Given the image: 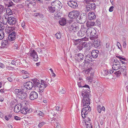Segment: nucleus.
<instances>
[{
    "label": "nucleus",
    "mask_w": 128,
    "mask_h": 128,
    "mask_svg": "<svg viewBox=\"0 0 128 128\" xmlns=\"http://www.w3.org/2000/svg\"><path fill=\"white\" fill-rule=\"evenodd\" d=\"M22 72L23 75L29 74H30L28 72L23 70L22 71Z\"/></svg>",
    "instance_id": "nucleus-48"
},
{
    "label": "nucleus",
    "mask_w": 128,
    "mask_h": 128,
    "mask_svg": "<svg viewBox=\"0 0 128 128\" xmlns=\"http://www.w3.org/2000/svg\"><path fill=\"white\" fill-rule=\"evenodd\" d=\"M106 48H107L108 50L109 48H110V42H107L106 43Z\"/></svg>",
    "instance_id": "nucleus-56"
},
{
    "label": "nucleus",
    "mask_w": 128,
    "mask_h": 128,
    "mask_svg": "<svg viewBox=\"0 0 128 128\" xmlns=\"http://www.w3.org/2000/svg\"><path fill=\"white\" fill-rule=\"evenodd\" d=\"M79 15V12L78 11H73L70 12L68 16L70 19H74Z\"/></svg>",
    "instance_id": "nucleus-11"
},
{
    "label": "nucleus",
    "mask_w": 128,
    "mask_h": 128,
    "mask_svg": "<svg viewBox=\"0 0 128 128\" xmlns=\"http://www.w3.org/2000/svg\"><path fill=\"white\" fill-rule=\"evenodd\" d=\"M21 25L24 28H26V26L25 25V22L24 21H23L22 22Z\"/></svg>",
    "instance_id": "nucleus-57"
},
{
    "label": "nucleus",
    "mask_w": 128,
    "mask_h": 128,
    "mask_svg": "<svg viewBox=\"0 0 128 128\" xmlns=\"http://www.w3.org/2000/svg\"><path fill=\"white\" fill-rule=\"evenodd\" d=\"M0 67L1 68H4L5 67V66L4 64L0 62Z\"/></svg>",
    "instance_id": "nucleus-62"
},
{
    "label": "nucleus",
    "mask_w": 128,
    "mask_h": 128,
    "mask_svg": "<svg viewBox=\"0 0 128 128\" xmlns=\"http://www.w3.org/2000/svg\"><path fill=\"white\" fill-rule=\"evenodd\" d=\"M79 22L80 24H83L86 22L87 19L86 16L83 15L81 14L79 18Z\"/></svg>",
    "instance_id": "nucleus-20"
},
{
    "label": "nucleus",
    "mask_w": 128,
    "mask_h": 128,
    "mask_svg": "<svg viewBox=\"0 0 128 128\" xmlns=\"http://www.w3.org/2000/svg\"><path fill=\"white\" fill-rule=\"evenodd\" d=\"M96 33V31L95 29L93 28H90L88 29L86 32V34L88 37L90 38L91 39H94L95 37L94 36Z\"/></svg>",
    "instance_id": "nucleus-5"
},
{
    "label": "nucleus",
    "mask_w": 128,
    "mask_h": 128,
    "mask_svg": "<svg viewBox=\"0 0 128 128\" xmlns=\"http://www.w3.org/2000/svg\"><path fill=\"white\" fill-rule=\"evenodd\" d=\"M82 87L85 88V89H83V91L85 89H86V90H90V87L88 85L85 84L84 85V86H82Z\"/></svg>",
    "instance_id": "nucleus-44"
},
{
    "label": "nucleus",
    "mask_w": 128,
    "mask_h": 128,
    "mask_svg": "<svg viewBox=\"0 0 128 128\" xmlns=\"http://www.w3.org/2000/svg\"><path fill=\"white\" fill-rule=\"evenodd\" d=\"M87 81L91 82L92 80V78L90 76L88 77L87 78Z\"/></svg>",
    "instance_id": "nucleus-52"
},
{
    "label": "nucleus",
    "mask_w": 128,
    "mask_h": 128,
    "mask_svg": "<svg viewBox=\"0 0 128 128\" xmlns=\"http://www.w3.org/2000/svg\"><path fill=\"white\" fill-rule=\"evenodd\" d=\"M87 30L88 29H87L86 27L84 26H82L81 30L82 32H85V34H86V32Z\"/></svg>",
    "instance_id": "nucleus-37"
},
{
    "label": "nucleus",
    "mask_w": 128,
    "mask_h": 128,
    "mask_svg": "<svg viewBox=\"0 0 128 128\" xmlns=\"http://www.w3.org/2000/svg\"><path fill=\"white\" fill-rule=\"evenodd\" d=\"M62 36L60 32H58L55 34V36L58 39H60L61 38Z\"/></svg>",
    "instance_id": "nucleus-36"
},
{
    "label": "nucleus",
    "mask_w": 128,
    "mask_h": 128,
    "mask_svg": "<svg viewBox=\"0 0 128 128\" xmlns=\"http://www.w3.org/2000/svg\"><path fill=\"white\" fill-rule=\"evenodd\" d=\"M96 5L95 3H92L87 5L86 7V12H88L90 11L95 9L96 7Z\"/></svg>",
    "instance_id": "nucleus-13"
},
{
    "label": "nucleus",
    "mask_w": 128,
    "mask_h": 128,
    "mask_svg": "<svg viewBox=\"0 0 128 128\" xmlns=\"http://www.w3.org/2000/svg\"><path fill=\"white\" fill-rule=\"evenodd\" d=\"M37 51L39 53H42V50L41 49L39 48H37Z\"/></svg>",
    "instance_id": "nucleus-60"
},
{
    "label": "nucleus",
    "mask_w": 128,
    "mask_h": 128,
    "mask_svg": "<svg viewBox=\"0 0 128 128\" xmlns=\"http://www.w3.org/2000/svg\"><path fill=\"white\" fill-rule=\"evenodd\" d=\"M123 47L124 48H126V40H125L123 41Z\"/></svg>",
    "instance_id": "nucleus-55"
},
{
    "label": "nucleus",
    "mask_w": 128,
    "mask_h": 128,
    "mask_svg": "<svg viewBox=\"0 0 128 128\" xmlns=\"http://www.w3.org/2000/svg\"><path fill=\"white\" fill-rule=\"evenodd\" d=\"M85 34V32H82L81 30L79 31L77 33V35L78 37H84L82 38V40L86 41L88 40V38L86 37Z\"/></svg>",
    "instance_id": "nucleus-16"
},
{
    "label": "nucleus",
    "mask_w": 128,
    "mask_h": 128,
    "mask_svg": "<svg viewBox=\"0 0 128 128\" xmlns=\"http://www.w3.org/2000/svg\"><path fill=\"white\" fill-rule=\"evenodd\" d=\"M112 68L114 70H116L121 67L120 62L117 60H114Z\"/></svg>",
    "instance_id": "nucleus-9"
},
{
    "label": "nucleus",
    "mask_w": 128,
    "mask_h": 128,
    "mask_svg": "<svg viewBox=\"0 0 128 128\" xmlns=\"http://www.w3.org/2000/svg\"><path fill=\"white\" fill-rule=\"evenodd\" d=\"M6 14H7L10 16L12 14V11L11 9L10 8H8L6 9Z\"/></svg>",
    "instance_id": "nucleus-34"
},
{
    "label": "nucleus",
    "mask_w": 128,
    "mask_h": 128,
    "mask_svg": "<svg viewBox=\"0 0 128 128\" xmlns=\"http://www.w3.org/2000/svg\"><path fill=\"white\" fill-rule=\"evenodd\" d=\"M90 0H84V1H83L82 2V6L83 5H85L86 4H88V5H89V4H90L89 2H90Z\"/></svg>",
    "instance_id": "nucleus-41"
},
{
    "label": "nucleus",
    "mask_w": 128,
    "mask_h": 128,
    "mask_svg": "<svg viewBox=\"0 0 128 128\" xmlns=\"http://www.w3.org/2000/svg\"><path fill=\"white\" fill-rule=\"evenodd\" d=\"M91 120L90 119L89 117H87L85 120V123L90 122Z\"/></svg>",
    "instance_id": "nucleus-54"
},
{
    "label": "nucleus",
    "mask_w": 128,
    "mask_h": 128,
    "mask_svg": "<svg viewBox=\"0 0 128 128\" xmlns=\"http://www.w3.org/2000/svg\"><path fill=\"white\" fill-rule=\"evenodd\" d=\"M96 25V23L90 20L87 21L86 23V26L90 28L91 26Z\"/></svg>",
    "instance_id": "nucleus-23"
},
{
    "label": "nucleus",
    "mask_w": 128,
    "mask_h": 128,
    "mask_svg": "<svg viewBox=\"0 0 128 128\" xmlns=\"http://www.w3.org/2000/svg\"><path fill=\"white\" fill-rule=\"evenodd\" d=\"M8 20H6V23L8 22L9 24L13 25L16 22V19L13 16H10Z\"/></svg>",
    "instance_id": "nucleus-17"
},
{
    "label": "nucleus",
    "mask_w": 128,
    "mask_h": 128,
    "mask_svg": "<svg viewBox=\"0 0 128 128\" xmlns=\"http://www.w3.org/2000/svg\"><path fill=\"white\" fill-rule=\"evenodd\" d=\"M114 7L113 6H111L109 9V11L110 12H112L114 10L113 8Z\"/></svg>",
    "instance_id": "nucleus-61"
},
{
    "label": "nucleus",
    "mask_w": 128,
    "mask_h": 128,
    "mask_svg": "<svg viewBox=\"0 0 128 128\" xmlns=\"http://www.w3.org/2000/svg\"><path fill=\"white\" fill-rule=\"evenodd\" d=\"M68 29L70 31L76 32L79 30V27L76 23L75 22L70 25Z\"/></svg>",
    "instance_id": "nucleus-7"
},
{
    "label": "nucleus",
    "mask_w": 128,
    "mask_h": 128,
    "mask_svg": "<svg viewBox=\"0 0 128 128\" xmlns=\"http://www.w3.org/2000/svg\"><path fill=\"white\" fill-rule=\"evenodd\" d=\"M14 30V29L13 27H9V28H8V30H9L10 32L12 31H13V30Z\"/></svg>",
    "instance_id": "nucleus-59"
},
{
    "label": "nucleus",
    "mask_w": 128,
    "mask_h": 128,
    "mask_svg": "<svg viewBox=\"0 0 128 128\" xmlns=\"http://www.w3.org/2000/svg\"><path fill=\"white\" fill-rule=\"evenodd\" d=\"M26 92L23 89L22 87L21 89H16L14 90V93L16 96L20 99L23 100L26 98L27 94L25 92Z\"/></svg>",
    "instance_id": "nucleus-4"
},
{
    "label": "nucleus",
    "mask_w": 128,
    "mask_h": 128,
    "mask_svg": "<svg viewBox=\"0 0 128 128\" xmlns=\"http://www.w3.org/2000/svg\"><path fill=\"white\" fill-rule=\"evenodd\" d=\"M77 49L79 51L81 50L83 48L82 43L79 44L77 46Z\"/></svg>",
    "instance_id": "nucleus-39"
},
{
    "label": "nucleus",
    "mask_w": 128,
    "mask_h": 128,
    "mask_svg": "<svg viewBox=\"0 0 128 128\" xmlns=\"http://www.w3.org/2000/svg\"><path fill=\"white\" fill-rule=\"evenodd\" d=\"M57 12L56 13H55L54 14V16L57 19H59L60 18L61 16L60 15V13L59 12L58 13Z\"/></svg>",
    "instance_id": "nucleus-35"
},
{
    "label": "nucleus",
    "mask_w": 128,
    "mask_h": 128,
    "mask_svg": "<svg viewBox=\"0 0 128 128\" xmlns=\"http://www.w3.org/2000/svg\"><path fill=\"white\" fill-rule=\"evenodd\" d=\"M14 119L16 120H20L21 118L19 117L16 116H14Z\"/></svg>",
    "instance_id": "nucleus-63"
},
{
    "label": "nucleus",
    "mask_w": 128,
    "mask_h": 128,
    "mask_svg": "<svg viewBox=\"0 0 128 128\" xmlns=\"http://www.w3.org/2000/svg\"><path fill=\"white\" fill-rule=\"evenodd\" d=\"M83 108L81 111L82 116L83 118H85L88 114L90 111L91 108L88 106Z\"/></svg>",
    "instance_id": "nucleus-6"
},
{
    "label": "nucleus",
    "mask_w": 128,
    "mask_h": 128,
    "mask_svg": "<svg viewBox=\"0 0 128 128\" xmlns=\"http://www.w3.org/2000/svg\"><path fill=\"white\" fill-rule=\"evenodd\" d=\"M85 58L84 60L88 61H88H90H90H91V56H90V54H85Z\"/></svg>",
    "instance_id": "nucleus-30"
},
{
    "label": "nucleus",
    "mask_w": 128,
    "mask_h": 128,
    "mask_svg": "<svg viewBox=\"0 0 128 128\" xmlns=\"http://www.w3.org/2000/svg\"><path fill=\"white\" fill-rule=\"evenodd\" d=\"M76 55L75 59L76 63L82 62L81 61L83 60L84 58V56L82 53H78L76 54Z\"/></svg>",
    "instance_id": "nucleus-10"
},
{
    "label": "nucleus",
    "mask_w": 128,
    "mask_h": 128,
    "mask_svg": "<svg viewBox=\"0 0 128 128\" xmlns=\"http://www.w3.org/2000/svg\"><path fill=\"white\" fill-rule=\"evenodd\" d=\"M52 6H55L59 8H61L62 6V4L59 0H54L51 3Z\"/></svg>",
    "instance_id": "nucleus-18"
},
{
    "label": "nucleus",
    "mask_w": 128,
    "mask_h": 128,
    "mask_svg": "<svg viewBox=\"0 0 128 128\" xmlns=\"http://www.w3.org/2000/svg\"><path fill=\"white\" fill-rule=\"evenodd\" d=\"M38 94L35 91L31 92L29 95L30 98L31 100H34L38 97Z\"/></svg>",
    "instance_id": "nucleus-15"
},
{
    "label": "nucleus",
    "mask_w": 128,
    "mask_h": 128,
    "mask_svg": "<svg viewBox=\"0 0 128 128\" xmlns=\"http://www.w3.org/2000/svg\"><path fill=\"white\" fill-rule=\"evenodd\" d=\"M66 23V20L64 18H62L59 21V23L60 25L62 26L65 25Z\"/></svg>",
    "instance_id": "nucleus-29"
},
{
    "label": "nucleus",
    "mask_w": 128,
    "mask_h": 128,
    "mask_svg": "<svg viewBox=\"0 0 128 128\" xmlns=\"http://www.w3.org/2000/svg\"><path fill=\"white\" fill-rule=\"evenodd\" d=\"M48 9L49 12L51 13H54L56 10L54 6H49Z\"/></svg>",
    "instance_id": "nucleus-31"
},
{
    "label": "nucleus",
    "mask_w": 128,
    "mask_h": 128,
    "mask_svg": "<svg viewBox=\"0 0 128 128\" xmlns=\"http://www.w3.org/2000/svg\"><path fill=\"white\" fill-rule=\"evenodd\" d=\"M5 10L4 9V6L2 5H0V14H2Z\"/></svg>",
    "instance_id": "nucleus-38"
},
{
    "label": "nucleus",
    "mask_w": 128,
    "mask_h": 128,
    "mask_svg": "<svg viewBox=\"0 0 128 128\" xmlns=\"http://www.w3.org/2000/svg\"><path fill=\"white\" fill-rule=\"evenodd\" d=\"M28 55L29 56L32 58L33 60L34 61H37L38 60V58L37 52L34 50L30 51Z\"/></svg>",
    "instance_id": "nucleus-8"
},
{
    "label": "nucleus",
    "mask_w": 128,
    "mask_h": 128,
    "mask_svg": "<svg viewBox=\"0 0 128 128\" xmlns=\"http://www.w3.org/2000/svg\"><path fill=\"white\" fill-rule=\"evenodd\" d=\"M20 110L22 114H26L30 112V110L28 108L26 103L23 102L20 104H18L15 106L14 109V112L18 113Z\"/></svg>",
    "instance_id": "nucleus-3"
},
{
    "label": "nucleus",
    "mask_w": 128,
    "mask_h": 128,
    "mask_svg": "<svg viewBox=\"0 0 128 128\" xmlns=\"http://www.w3.org/2000/svg\"><path fill=\"white\" fill-rule=\"evenodd\" d=\"M68 4L69 6L73 8H75L78 6L77 2L73 0H70L68 2Z\"/></svg>",
    "instance_id": "nucleus-21"
},
{
    "label": "nucleus",
    "mask_w": 128,
    "mask_h": 128,
    "mask_svg": "<svg viewBox=\"0 0 128 128\" xmlns=\"http://www.w3.org/2000/svg\"><path fill=\"white\" fill-rule=\"evenodd\" d=\"M30 75V74H28L23 75L22 76V78L24 79L28 78L29 77Z\"/></svg>",
    "instance_id": "nucleus-49"
},
{
    "label": "nucleus",
    "mask_w": 128,
    "mask_h": 128,
    "mask_svg": "<svg viewBox=\"0 0 128 128\" xmlns=\"http://www.w3.org/2000/svg\"><path fill=\"white\" fill-rule=\"evenodd\" d=\"M13 48L14 49L17 50L18 49V44H14V45Z\"/></svg>",
    "instance_id": "nucleus-51"
},
{
    "label": "nucleus",
    "mask_w": 128,
    "mask_h": 128,
    "mask_svg": "<svg viewBox=\"0 0 128 128\" xmlns=\"http://www.w3.org/2000/svg\"><path fill=\"white\" fill-rule=\"evenodd\" d=\"M9 1L10 2H9V4L8 5V7H10L12 6L13 5H14V3H13L11 1V2H10V1H11V0H9Z\"/></svg>",
    "instance_id": "nucleus-58"
},
{
    "label": "nucleus",
    "mask_w": 128,
    "mask_h": 128,
    "mask_svg": "<svg viewBox=\"0 0 128 128\" xmlns=\"http://www.w3.org/2000/svg\"><path fill=\"white\" fill-rule=\"evenodd\" d=\"M90 61L88 62V61L84 60L83 62L84 64H81L80 65L82 67H83L84 68L86 69L88 67L89 64H90Z\"/></svg>",
    "instance_id": "nucleus-24"
},
{
    "label": "nucleus",
    "mask_w": 128,
    "mask_h": 128,
    "mask_svg": "<svg viewBox=\"0 0 128 128\" xmlns=\"http://www.w3.org/2000/svg\"><path fill=\"white\" fill-rule=\"evenodd\" d=\"M9 42L7 40H3L2 42V46L4 47H6L8 46Z\"/></svg>",
    "instance_id": "nucleus-25"
},
{
    "label": "nucleus",
    "mask_w": 128,
    "mask_h": 128,
    "mask_svg": "<svg viewBox=\"0 0 128 128\" xmlns=\"http://www.w3.org/2000/svg\"><path fill=\"white\" fill-rule=\"evenodd\" d=\"M121 72H122L120 70L117 71L115 72L114 74H116V75L118 76H120V75L121 74H122Z\"/></svg>",
    "instance_id": "nucleus-45"
},
{
    "label": "nucleus",
    "mask_w": 128,
    "mask_h": 128,
    "mask_svg": "<svg viewBox=\"0 0 128 128\" xmlns=\"http://www.w3.org/2000/svg\"><path fill=\"white\" fill-rule=\"evenodd\" d=\"M97 110L98 112L99 113H100L102 110H103L104 112L105 111V109L104 106H102V107L101 106L98 105L97 106Z\"/></svg>",
    "instance_id": "nucleus-28"
},
{
    "label": "nucleus",
    "mask_w": 128,
    "mask_h": 128,
    "mask_svg": "<svg viewBox=\"0 0 128 128\" xmlns=\"http://www.w3.org/2000/svg\"><path fill=\"white\" fill-rule=\"evenodd\" d=\"M4 33L2 30H0V40H2L4 38Z\"/></svg>",
    "instance_id": "nucleus-33"
},
{
    "label": "nucleus",
    "mask_w": 128,
    "mask_h": 128,
    "mask_svg": "<svg viewBox=\"0 0 128 128\" xmlns=\"http://www.w3.org/2000/svg\"><path fill=\"white\" fill-rule=\"evenodd\" d=\"M82 43L83 48H87L88 46L89 47H90V46L88 45V44L86 42H84Z\"/></svg>",
    "instance_id": "nucleus-43"
},
{
    "label": "nucleus",
    "mask_w": 128,
    "mask_h": 128,
    "mask_svg": "<svg viewBox=\"0 0 128 128\" xmlns=\"http://www.w3.org/2000/svg\"><path fill=\"white\" fill-rule=\"evenodd\" d=\"M90 92L89 90H88L85 89L82 92V98L81 103L82 105L83 106H88L90 104V98L91 96Z\"/></svg>",
    "instance_id": "nucleus-2"
},
{
    "label": "nucleus",
    "mask_w": 128,
    "mask_h": 128,
    "mask_svg": "<svg viewBox=\"0 0 128 128\" xmlns=\"http://www.w3.org/2000/svg\"><path fill=\"white\" fill-rule=\"evenodd\" d=\"M38 113L39 115L42 116H44V114L43 112L40 111H38Z\"/></svg>",
    "instance_id": "nucleus-47"
},
{
    "label": "nucleus",
    "mask_w": 128,
    "mask_h": 128,
    "mask_svg": "<svg viewBox=\"0 0 128 128\" xmlns=\"http://www.w3.org/2000/svg\"><path fill=\"white\" fill-rule=\"evenodd\" d=\"M86 128H92V125H86Z\"/></svg>",
    "instance_id": "nucleus-64"
},
{
    "label": "nucleus",
    "mask_w": 128,
    "mask_h": 128,
    "mask_svg": "<svg viewBox=\"0 0 128 128\" xmlns=\"http://www.w3.org/2000/svg\"><path fill=\"white\" fill-rule=\"evenodd\" d=\"M30 1L29 3V6L30 5H32L33 6L34 5L36 4L35 0H32Z\"/></svg>",
    "instance_id": "nucleus-46"
},
{
    "label": "nucleus",
    "mask_w": 128,
    "mask_h": 128,
    "mask_svg": "<svg viewBox=\"0 0 128 128\" xmlns=\"http://www.w3.org/2000/svg\"><path fill=\"white\" fill-rule=\"evenodd\" d=\"M99 53V51L98 50H92L91 53V55L93 58H96L98 57V54Z\"/></svg>",
    "instance_id": "nucleus-22"
},
{
    "label": "nucleus",
    "mask_w": 128,
    "mask_h": 128,
    "mask_svg": "<svg viewBox=\"0 0 128 128\" xmlns=\"http://www.w3.org/2000/svg\"><path fill=\"white\" fill-rule=\"evenodd\" d=\"M88 17L89 20H93L96 18V16L95 13L94 12H91L88 14Z\"/></svg>",
    "instance_id": "nucleus-19"
},
{
    "label": "nucleus",
    "mask_w": 128,
    "mask_h": 128,
    "mask_svg": "<svg viewBox=\"0 0 128 128\" xmlns=\"http://www.w3.org/2000/svg\"><path fill=\"white\" fill-rule=\"evenodd\" d=\"M17 36L16 33L14 31L12 32L8 36V38L10 41H12L15 40Z\"/></svg>",
    "instance_id": "nucleus-14"
},
{
    "label": "nucleus",
    "mask_w": 128,
    "mask_h": 128,
    "mask_svg": "<svg viewBox=\"0 0 128 128\" xmlns=\"http://www.w3.org/2000/svg\"><path fill=\"white\" fill-rule=\"evenodd\" d=\"M46 124L44 122H42L40 123L38 125V126L39 127L41 128L45 124Z\"/></svg>",
    "instance_id": "nucleus-50"
},
{
    "label": "nucleus",
    "mask_w": 128,
    "mask_h": 128,
    "mask_svg": "<svg viewBox=\"0 0 128 128\" xmlns=\"http://www.w3.org/2000/svg\"><path fill=\"white\" fill-rule=\"evenodd\" d=\"M4 24L0 22V30H2L3 31L4 30Z\"/></svg>",
    "instance_id": "nucleus-40"
},
{
    "label": "nucleus",
    "mask_w": 128,
    "mask_h": 128,
    "mask_svg": "<svg viewBox=\"0 0 128 128\" xmlns=\"http://www.w3.org/2000/svg\"><path fill=\"white\" fill-rule=\"evenodd\" d=\"M34 87L33 83L30 82H28L24 84V86L22 87L23 89L25 90H27V89L30 90Z\"/></svg>",
    "instance_id": "nucleus-12"
},
{
    "label": "nucleus",
    "mask_w": 128,
    "mask_h": 128,
    "mask_svg": "<svg viewBox=\"0 0 128 128\" xmlns=\"http://www.w3.org/2000/svg\"><path fill=\"white\" fill-rule=\"evenodd\" d=\"M104 75L105 76H106V75H108L109 74V70H104Z\"/></svg>",
    "instance_id": "nucleus-53"
},
{
    "label": "nucleus",
    "mask_w": 128,
    "mask_h": 128,
    "mask_svg": "<svg viewBox=\"0 0 128 128\" xmlns=\"http://www.w3.org/2000/svg\"><path fill=\"white\" fill-rule=\"evenodd\" d=\"M10 16H9L7 14H4L3 16V18L2 19V21L3 22H6V20H8L9 18V17Z\"/></svg>",
    "instance_id": "nucleus-27"
},
{
    "label": "nucleus",
    "mask_w": 128,
    "mask_h": 128,
    "mask_svg": "<svg viewBox=\"0 0 128 128\" xmlns=\"http://www.w3.org/2000/svg\"><path fill=\"white\" fill-rule=\"evenodd\" d=\"M121 68L120 70L123 74H125L126 70V67L125 66H121Z\"/></svg>",
    "instance_id": "nucleus-32"
},
{
    "label": "nucleus",
    "mask_w": 128,
    "mask_h": 128,
    "mask_svg": "<svg viewBox=\"0 0 128 128\" xmlns=\"http://www.w3.org/2000/svg\"><path fill=\"white\" fill-rule=\"evenodd\" d=\"M48 78L46 79V81L42 80H40H40L36 78L32 80L34 88H37L38 91L40 93H42L44 88L47 87L48 85Z\"/></svg>",
    "instance_id": "nucleus-1"
},
{
    "label": "nucleus",
    "mask_w": 128,
    "mask_h": 128,
    "mask_svg": "<svg viewBox=\"0 0 128 128\" xmlns=\"http://www.w3.org/2000/svg\"><path fill=\"white\" fill-rule=\"evenodd\" d=\"M95 48H97L100 44V41L99 40H95L93 44Z\"/></svg>",
    "instance_id": "nucleus-26"
},
{
    "label": "nucleus",
    "mask_w": 128,
    "mask_h": 128,
    "mask_svg": "<svg viewBox=\"0 0 128 128\" xmlns=\"http://www.w3.org/2000/svg\"><path fill=\"white\" fill-rule=\"evenodd\" d=\"M12 117V115L11 114H9L7 116H5L4 118L6 120L8 121L10 118Z\"/></svg>",
    "instance_id": "nucleus-42"
}]
</instances>
